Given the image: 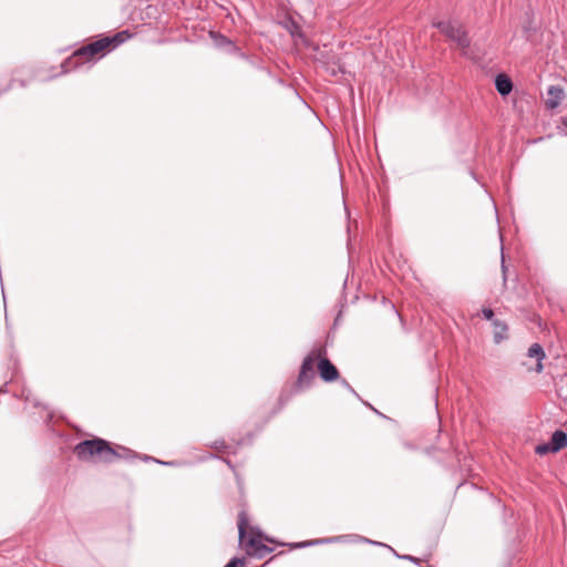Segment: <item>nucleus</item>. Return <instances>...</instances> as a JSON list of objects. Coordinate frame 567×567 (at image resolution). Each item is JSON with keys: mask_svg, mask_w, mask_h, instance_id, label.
Masks as SVG:
<instances>
[{"mask_svg": "<svg viewBox=\"0 0 567 567\" xmlns=\"http://www.w3.org/2000/svg\"><path fill=\"white\" fill-rule=\"evenodd\" d=\"M121 452L111 447L109 443L102 439L86 440L80 442L74 452L81 461L99 460L101 462L111 463L117 457H124L128 454V450L120 447Z\"/></svg>", "mask_w": 567, "mask_h": 567, "instance_id": "obj_1", "label": "nucleus"}, {"mask_svg": "<svg viewBox=\"0 0 567 567\" xmlns=\"http://www.w3.org/2000/svg\"><path fill=\"white\" fill-rule=\"evenodd\" d=\"M248 526V518L245 512H240L238 516V534L239 542L246 549L249 556L264 557L271 551V548L262 544V536L260 533L252 532L249 537H246V528Z\"/></svg>", "mask_w": 567, "mask_h": 567, "instance_id": "obj_2", "label": "nucleus"}, {"mask_svg": "<svg viewBox=\"0 0 567 567\" xmlns=\"http://www.w3.org/2000/svg\"><path fill=\"white\" fill-rule=\"evenodd\" d=\"M433 27L437 28L450 40L454 41L461 49L465 50L470 45L467 33L463 25L457 21H437L433 22Z\"/></svg>", "mask_w": 567, "mask_h": 567, "instance_id": "obj_3", "label": "nucleus"}, {"mask_svg": "<svg viewBox=\"0 0 567 567\" xmlns=\"http://www.w3.org/2000/svg\"><path fill=\"white\" fill-rule=\"evenodd\" d=\"M121 42H123V33H117L113 38H104L79 49L74 53V58L79 60L82 58H94L95 55L106 50L109 47L115 48Z\"/></svg>", "mask_w": 567, "mask_h": 567, "instance_id": "obj_4", "label": "nucleus"}, {"mask_svg": "<svg viewBox=\"0 0 567 567\" xmlns=\"http://www.w3.org/2000/svg\"><path fill=\"white\" fill-rule=\"evenodd\" d=\"M566 446L567 434L561 430H557L553 433L548 443L537 445L535 451L538 455H545L548 453H556Z\"/></svg>", "mask_w": 567, "mask_h": 567, "instance_id": "obj_5", "label": "nucleus"}, {"mask_svg": "<svg viewBox=\"0 0 567 567\" xmlns=\"http://www.w3.org/2000/svg\"><path fill=\"white\" fill-rule=\"evenodd\" d=\"M319 353L312 352L307 355L301 364L298 383L299 385H309L315 378V365Z\"/></svg>", "mask_w": 567, "mask_h": 567, "instance_id": "obj_6", "label": "nucleus"}, {"mask_svg": "<svg viewBox=\"0 0 567 567\" xmlns=\"http://www.w3.org/2000/svg\"><path fill=\"white\" fill-rule=\"evenodd\" d=\"M545 357L543 347L538 343H533L527 351V358L535 359V364H532L528 361H523L522 364L525 365L528 371L540 373L544 369L543 360Z\"/></svg>", "mask_w": 567, "mask_h": 567, "instance_id": "obj_7", "label": "nucleus"}, {"mask_svg": "<svg viewBox=\"0 0 567 567\" xmlns=\"http://www.w3.org/2000/svg\"><path fill=\"white\" fill-rule=\"evenodd\" d=\"M318 370H319L320 377L326 382L334 381L339 377V372H338L337 368L328 359L319 360Z\"/></svg>", "mask_w": 567, "mask_h": 567, "instance_id": "obj_8", "label": "nucleus"}, {"mask_svg": "<svg viewBox=\"0 0 567 567\" xmlns=\"http://www.w3.org/2000/svg\"><path fill=\"white\" fill-rule=\"evenodd\" d=\"M546 105L548 109H556L565 97V92L559 86H550L547 91Z\"/></svg>", "mask_w": 567, "mask_h": 567, "instance_id": "obj_9", "label": "nucleus"}, {"mask_svg": "<svg viewBox=\"0 0 567 567\" xmlns=\"http://www.w3.org/2000/svg\"><path fill=\"white\" fill-rule=\"evenodd\" d=\"M495 86L497 92L505 96L511 93L513 89L512 80L505 74H498L495 79Z\"/></svg>", "mask_w": 567, "mask_h": 567, "instance_id": "obj_10", "label": "nucleus"}, {"mask_svg": "<svg viewBox=\"0 0 567 567\" xmlns=\"http://www.w3.org/2000/svg\"><path fill=\"white\" fill-rule=\"evenodd\" d=\"M493 327H494L493 339H494V342L498 344L507 338L508 328L503 321H501L498 319L493 320Z\"/></svg>", "mask_w": 567, "mask_h": 567, "instance_id": "obj_11", "label": "nucleus"}, {"mask_svg": "<svg viewBox=\"0 0 567 567\" xmlns=\"http://www.w3.org/2000/svg\"><path fill=\"white\" fill-rule=\"evenodd\" d=\"M245 559L244 558H233L229 560V563L225 567H244Z\"/></svg>", "mask_w": 567, "mask_h": 567, "instance_id": "obj_12", "label": "nucleus"}, {"mask_svg": "<svg viewBox=\"0 0 567 567\" xmlns=\"http://www.w3.org/2000/svg\"><path fill=\"white\" fill-rule=\"evenodd\" d=\"M482 313H483V316H484V318H485L486 320H492V321L494 320V319H493V318H494V312H493V310H492V309H489V308H484V309L482 310Z\"/></svg>", "mask_w": 567, "mask_h": 567, "instance_id": "obj_13", "label": "nucleus"}, {"mask_svg": "<svg viewBox=\"0 0 567 567\" xmlns=\"http://www.w3.org/2000/svg\"><path fill=\"white\" fill-rule=\"evenodd\" d=\"M560 130L564 132L565 135H567V117L563 118Z\"/></svg>", "mask_w": 567, "mask_h": 567, "instance_id": "obj_14", "label": "nucleus"}, {"mask_svg": "<svg viewBox=\"0 0 567 567\" xmlns=\"http://www.w3.org/2000/svg\"><path fill=\"white\" fill-rule=\"evenodd\" d=\"M404 559H408V560H411V561H416V558H414L413 556H403Z\"/></svg>", "mask_w": 567, "mask_h": 567, "instance_id": "obj_15", "label": "nucleus"}]
</instances>
